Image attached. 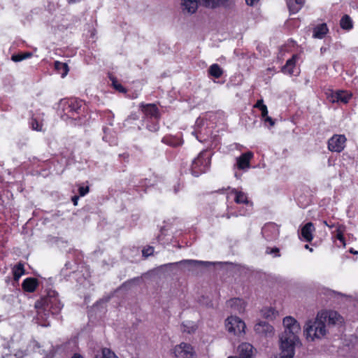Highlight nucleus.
Instances as JSON below:
<instances>
[{
	"instance_id": "nucleus-1",
	"label": "nucleus",
	"mask_w": 358,
	"mask_h": 358,
	"mask_svg": "<svg viewBox=\"0 0 358 358\" xmlns=\"http://www.w3.org/2000/svg\"><path fill=\"white\" fill-rule=\"evenodd\" d=\"M285 331L280 336V358H293L294 345L298 341V334L301 331L299 323L292 317L287 316L283 319Z\"/></svg>"
},
{
	"instance_id": "nucleus-2",
	"label": "nucleus",
	"mask_w": 358,
	"mask_h": 358,
	"mask_svg": "<svg viewBox=\"0 0 358 358\" xmlns=\"http://www.w3.org/2000/svg\"><path fill=\"white\" fill-rule=\"evenodd\" d=\"M37 309V320L39 322H45L50 313L57 314L63 308V303L59 299L58 293L55 290H49L47 295L35 303Z\"/></svg>"
},
{
	"instance_id": "nucleus-3",
	"label": "nucleus",
	"mask_w": 358,
	"mask_h": 358,
	"mask_svg": "<svg viewBox=\"0 0 358 358\" xmlns=\"http://www.w3.org/2000/svg\"><path fill=\"white\" fill-rule=\"evenodd\" d=\"M327 325L322 318L319 317V313L313 320H309L304 326V334L307 340L314 341L323 338L327 334Z\"/></svg>"
},
{
	"instance_id": "nucleus-4",
	"label": "nucleus",
	"mask_w": 358,
	"mask_h": 358,
	"mask_svg": "<svg viewBox=\"0 0 358 358\" xmlns=\"http://www.w3.org/2000/svg\"><path fill=\"white\" fill-rule=\"evenodd\" d=\"M210 159L206 152H201L194 159L191 165V173L194 177H198L206 171L210 165Z\"/></svg>"
},
{
	"instance_id": "nucleus-5",
	"label": "nucleus",
	"mask_w": 358,
	"mask_h": 358,
	"mask_svg": "<svg viewBox=\"0 0 358 358\" xmlns=\"http://www.w3.org/2000/svg\"><path fill=\"white\" fill-rule=\"evenodd\" d=\"M227 331L235 335L243 333L245 328V322L236 316L228 317L225 321Z\"/></svg>"
},
{
	"instance_id": "nucleus-6",
	"label": "nucleus",
	"mask_w": 358,
	"mask_h": 358,
	"mask_svg": "<svg viewBox=\"0 0 358 358\" xmlns=\"http://www.w3.org/2000/svg\"><path fill=\"white\" fill-rule=\"evenodd\" d=\"M61 105L66 115H73L75 113H78L83 106V101L76 98L62 100Z\"/></svg>"
},
{
	"instance_id": "nucleus-7",
	"label": "nucleus",
	"mask_w": 358,
	"mask_h": 358,
	"mask_svg": "<svg viewBox=\"0 0 358 358\" xmlns=\"http://www.w3.org/2000/svg\"><path fill=\"white\" fill-rule=\"evenodd\" d=\"M346 141L345 135L335 134L328 141V149L331 152H341L345 147Z\"/></svg>"
},
{
	"instance_id": "nucleus-8",
	"label": "nucleus",
	"mask_w": 358,
	"mask_h": 358,
	"mask_svg": "<svg viewBox=\"0 0 358 358\" xmlns=\"http://www.w3.org/2000/svg\"><path fill=\"white\" fill-rule=\"evenodd\" d=\"M173 353L178 358H195L196 354L191 345L181 343L173 349Z\"/></svg>"
},
{
	"instance_id": "nucleus-9",
	"label": "nucleus",
	"mask_w": 358,
	"mask_h": 358,
	"mask_svg": "<svg viewBox=\"0 0 358 358\" xmlns=\"http://www.w3.org/2000/svg\"><path fill=\"white\" fill-rule=\"evenodd\" d=\"M140 108L145 117L156 121L160 119L161 115L156 104L141 103L140 104Z\"/></svg>"
},
{
	"instance_id": "nucleus-10",
	"label": "nucleus",
	"mask_w": 358,
	"mask_h": 358,
	"mask_svg": "<svg viewBox=\"0 0 358 358\" xmlns=\"http://www.w3.org/2000/svg\"><path fill=\"white\" fill-rule=\"evenodd\" d=\"M318 313L319 317L322 319L326 325L327 324L335 325L343 322V317L336 311L321 310Z\"/></svg>"
},
{
	"instance_id": "nucleus-11",
	"label": "nucleus",
	"mask_w": 358,
	"mask_h": 358,
	"mask_svg": "<svg viewBox=\"0 0 358 358\" xmlns=\"http://www.w3.org/2000/svg\"><path fill=\"white\" fill-rule=\"evenodd\" d=\"M327 99L332 103L341 102L347 103L352 96V93L349 91H329L327 93Z\"/></svg>"
},
{
	"instance_id": "nucleus-12",
	"label": "nucleus",
	"mask_w": 358,
	"mask_h": 358,
	"mask_svg": "<svg viewBox=\"0 0 358 358\" xmlns=\"http://www.w3.org/2000/svg\"><path fill=\"white\" fill-rule=\"evenodd\" d=\"M262 233L267 241L274 240L280 234L279 227L273 222L267 223L262 228Z\"/></svg>"
},
{
	"instance_id": "nucleus-13",
	"label": "nucleus",
	"mask_w": 358,
	"mask_h": 358,
	"mask_svg": "<svg viewBox=\"0 0 358 358\" xmlns=\"http://www.w3.org/2000/svg\"><path fill=\"white\" fill-rule=\"evenodd\" d=\"M200 4L209 8H227L231 6L232 0H199Z\"/></svg>"
},
{
	"instance_id": "nucleus-14",
	"label": "nucleus",
	"mask_w": 358,
	"mask_h": 358,
	"mask_svg": "<svg viewBox=\"0 0 358 358\" xmlns=\"http://www.w3.org/2000/svg\"><path fill=\"white\" fill-rule=\"evenodd\" d=\"M253 153L250 151L243 153L236 158V166L240 170H244L250 167V160L253 158Z\"/></svg>"
},
{
	"instance_id": "nucleus-15",
	"label": "nucleus",
	"mask_w": 358,
	"mask_h": 358,
	"mask_svg": "<svg viewBox=\"0 0 358 358\" xmlns=\"http://www.w3.org/2000/svg\"><path fill=\"white\" fill-rule=\"evenodd\" d=\"M177 264L186 266L189 270H193L194 268L208 266L212 265L213 263L211 262H205L194 259H184L176 263Z\"/></svg>"
},
{
	"instance_id": "nucleus-16",
	"label": "nucleus",
	"mask_w": 358,
	"mask_h": 358,
	"mask_svg": "<svg viewBox=\"0 0 358 358\" xmlns=\"http://www.w3.org/2000/svg\"><path fill=\"white\" fill-rule=\"evenodd\" d=\"M227 306L230 307L234 313H243L245 310V303L242 299L234 298L227 302Z\"/></svg>"
},
{
	"instance_id": "nucleus-17",
	"label": "nucleus",
	"mask_w": 358,
	"mask_h": 358,
	"mask_svg": "<svg viewBox=\"0 0 358 358\" xmlns=\"http://www.w3.org/2000/svg\"><path fill=\"white\" fill-rule=\"evenodd\" d=\"M297 56L294 55L291 59H288L285 66L282 68V71L290 76L296 75L298 73L297 69L295 66Z\"/></svg>"
},
{
	"instance_id": "nucleus-18",
	"label": "nucleus",
	"mask_w": 358,
	"mask_h": 358,
	"mask_svg": "<svg viewBox=\"0 0 358 358\" xmlns=\"http://www.w3.org/2000/svg\"><path fill=\"white\" fill-rule=\"evenodd\" d=\"M315 228L312 222L306 223L302 228L301 231V238L306 242L312 241L313 238V233Z\"/></svg>"
},
{
	"instance_id": "nucleus-19",
	"label": "nucleus",
	"mask_w": 358,
	"mask_h": 358,
	"mask_svg": "<svg viewBox=\"0 0 358 358\" xmlns=\"http://www.w3.org/2000/svg\"><path fill=\"white\" fill-rule=\"evenodd\" d=\"M238 358H252L253 353V347L248 343L241 344L238 348ZM238 358L237 357H234Z\"/></svg>"
},
{
	"instance_id": "nucleus-20",
	"label": "nucleus",
	"mask_w": 358,
	"mask_h": 358,
	"mask_svg": "<svg viewBox=\"0 0 358 358\" xmlns=\"http://www.w3.org/2000/svg\"><path fill=\"white\" fill-rule=\"evenodd\" d=\"M255 330L257 334L267 336L273 334V328L267 322L260 321L255 324Z\"/></svg>"
},
{
	"instance_id": "nucleus-21",
	"label": "nucleus",
	"mask_w": 358,
	"mask_h": 358,
	"mask_svg": "<svg viewBox=\"0 0 358 358\" xmlns=\"http://www.w3.org/2000/svg\"><path fill=\"white\" fill-rule=\"evenodd\" d=\"M38 285V280L34 278H27L22 283V289L27 292H34Z\"/></svg>"
},
{
	"instance_id": "nucleus-22",
	"label": "nucleus",
	"mask_w": 358,
	"mask_h": 358,
	"mask_svg": "<svg viewBox=\"0 0 358 358\" xmlns=\"http://www.w3.org/2000/svg\"><path fill=\"white\" fill-rule=\"evenodd\" d=\"M303 3V0H288L287 4L290 14H295L299 12Z\"/></svg>"
},
{
	"instance_id": "nucleus-23",
	"label": "nucleus",
	"mask_w": 358,
	"mask_h": 358,
	"mask_svg": "<svg viewBox=\"0 0 358 358\" xmlns=\"http://www.w3.org/2000/svg\"><path fill=\"white\" fill-rule=\"evenodd\" d=\"M198 0H182V6L189 13H194L198 8Z\"/></svg>"
},
{
	"instance_id": "nucleus-24",
	"label": "nucleus",
	"mask_w": 358,
	"mask_h": 358,
	"mask_svg": "<svg viewBox=\"0 0 358 358\" xmlns=\"http://www.w3.org/2000/svg\"><path fill=\"white\" fill-rule=\"evenodd\" d=\"M162 141L172 147H178L181 145L182 143V140L179 137L173 136H166L162 138Z\"/></svg>"
},
{
	"instance_id": "nucleus-25",
	"label": "nucleus",
	"mask_w": 358,
	"mask_h": 358,
	"mask_svg": "<svg viewBox=\"0 0 358 358\" xmlns=\"http://www.w3.org/2000/svg\"><path fill=\"white\" fill-rule=\"evenodd\" d=\"M328 31L327 26L325 23L319 24L313 29V37L317 38H322Z\"/></svg>"
},
{
	"instance_id": "nucleus-26",
	"label": "nucleus",
	"mask_w": 358,
	"mask_h": 358,
	"mask_svg": "<svg viewBox=\"0 0 358 358\" xmlns=\"http://www.w3.org/2000/svg\"><path fill=\"white\" fill-rule=\"evenodd\" d=\"M14 280L18 281L20 277L24 274V264L18 262L12 269Z\"/></svg>"
},
{
	"instance_id": "nucleus-27",
	"label": "nucleus",
	"mask_w": 358,
	"mask_h": 358,
	"mask_svg": "<svg viewBox=\"0 0 358 358\" xmlns=\"http://www.w3.org/2000/svg\"><path fill=\"white\" fill-rule=\"evenodd\" d=\"M231 192L235 194L234 201L236 203H245V204L250 203V202L248 199V196L244 192L238 191L235 189H232Z\"/></svg>"
},
{
	"instance_id": "nucleus-28",
	"label": "nucleus",
	"mask_w": 358,
	"mask_h": 358,
	"mask_svg": "<svg viewBox=\"0 0 358 358\" xmlns=\"http://www.w3.org/2000/svg\"><path fill=\"white\" fill-rule=\"evenodd\" d=\"M262 315L268 320H274L278 315V312L271 307H265L261 310Z\"/></svg>"
},
{
	"instance_id": "nucleus-29",
	"label": "nucleus",
	"mask_w": 358,
	"mask_h": 358,
	"mask_svg": "<svg viewBox=\"0 0 358 358\" xmlns=\"http://www.w3.org/2000/svg\"><path fill=\"white\" fill-rule=\"evenodd\" d=\"M55 69L62 78L66 76L69 72V67L66 63L56 61L55 62Z\"/></svg>"
},
{
	"instance_id": "nucleus-30",
	"label": "nucleus",
	"mask_w": 358,
	"mask_h": 358,
	"mask_svg": "<svg viewBox=\"0 0 358 358\" xmlns=\"http://www.w3.org/2000/svg\"><path fill=\"white\" fill-rule=\"evenodd\" d=\"M208 71L210 76L215 78H220L223 73V70L217 64H212L209 67Z\"/></svg>"
},
{
	"instance_id": "nucleus-31",
	"label": "nucleus",
	"mask_w": 358,
	"mask_h": 358,
	"mask_svg": "<svg viewBox=\"0 0 358 358\" xmlns=\"http://www.w3.org/2000/svg\"><path fill=\"white\" fill-rule=\"evenodd\" d=\"M340 24L343 29L349 30L352 28V20L348 15H344L341 18Z\"/></svg>"
},
{
	"instance_id": "nucleus-32",
	"label": "nucleus",
	"mask_w": 358,
	"mask_h": 358,
	"mask_svg": "<svg viewBox=\"0 0 358 358\" xmlns=\"http://www.w3.org/2000/svg\"><path fill=\"white\" fill-rule=\"evenodd\" d=\"M196 328V325L192 322H187L182 324V331L188 334L194 333Z\"/></svg>"
},
{
	"instance_id": "nucleus-33",
	"label": "nucleus",
	"mask_w": 358,
	"mask_h": 358,
	"mask_svg": "<svg viewBox=\"0 0 358 358\" xmlns=\"http://www.w3.org/2000/svg\"><path fill=\"white\" fill-rule=\"evenodd\" d=\"M31 55H32V54L31 52L20 53V54L13 55L11 59L13 61L17 62L22 61L23 59L29 58L31 57Z\"/></svg>"
},
{
	"instance_id": "nucleus-34",
	"label": "nucleus",
	"mask_w": 358,
	"mask_h": 358,
	"mask_svg": "<svg viewBox=\"0 0 358 358\" xmlns=\"http://www.w3.org/2000/svg\"><path fill=\"white\" fill-rule=\"evenodd\" d=\"M96 358H118V357L110 349L105 348L102 349L101 356L100 357H98L96 356Z\"/></svg>"
},
{
	"instance_id": "nucleus-35",
	"label": "nucleus",
	"mask_w": 358,
	"mask_h": 358,
	"mask_svg": "<svg viewBox=\"0 0 358 358\" xmlns=\"http://www.w3.org/2000/svg\"><path fill=\"white\" fill-rule=\"evenodd\" d=\"M31 128L34 130L41 131L43 130V123L41 122L38 121L36 118H32L31 121Z\"/></svg>"
},
{
	"instance_id": "nucleus-36",
	"label": "nucleus",
	"mask_w": 358,
	"mask_h": 358,
	"mask_svg": "<svg viewBox=\"0 0 358 358\" xmlns=\"http://www.w3.org/2000/svg\"><path fill=\"white\" fill-rule=\"evenodd\" d=\"M266 253L268 254V255H273L274 257L280 256V250L278 248H276V247H275V248L268 247L266 249Z\"/></svg>"
},
{
	"instance_id": "nucleus-37",
	"label": "nucleus",
	"mask_w": 358,
	"mask_h": 358,
	"mask_svg": "<svg viewBox=\"0 0 358 358\" xmlns=\"http://www.w3.org/2000/svg\"><path fill=\"white\" fill-rule=\"evenodd\" d=\"M153 252H154V248L152 246H148L142 250L143 256L145 257H148L152 255L153 254Z\"/></svg>"
},
{
	"instance_id": "nucleus-38",
	"label": "nucleus",
	"mask_w": 358,
	"mask_h": 358,
	"mask_svg": "<svg viewBox=\"0 0 358 358\" xmlns=\"http://www.w3.org/2000/svg\"><path fill=\"white\" fill-rule=\"evenodd\" d=\"M90 192V188L88 186H79L78 193L80 196H85Z\"/></svg>"
},
{
	"instance_id": "nucleus-39",
	"label": "nucleus",
	"mask_w": 358,
	"mask_h": 358,
	"mask_svg": "<svg viewBox=\"0 0 358 358\" xmlns=\"http://www.w3.org/2000/svg\"><path fill=\"white\" fill-rule=\"evenodd\" d=\"M262 117L264 122H268L271 127L274 126L275 121L271 117H269L268 114L266 116Z\"/></svg>"
},
{
	"instance_id": "nucleus-40",
	"label": "nucleus",
	"mask_w": 358,
	"mask_h": 358,
	"mask_svg": "<svg viewBox=\"0 0 358 358\" xmlns=\"http://www.w3.org/2000/svg\"><path fill=\"white\" fill-rule=\"evenodd\" d=\"M111 80H112V83H113V85L115 90H124V88L122 87V86L120 85L117 84V81L116 80V79H115L114 78H112Z\"/></svg>"
},
{
	"instance_id": "nucleus-41",
	"label": "nucleus",
	"mask_w": 358,
	"mask_h": 358,
	"mask_svg": "<svg viewBox=\"0 0 358 358\" xmlns=\"http://www.w3.org/2000/svg\"><path fill=\"white\" fill-rule=\"evenodd\" d=\"M336 238L343 244V245H345V238L341 231L338 230Z\"/></svg>"
},
{
	"instance_id": "nucleus-42",
	"label": "nucleus",
	"mask_w": 358,
	"mask_h": 358,
	"mask_svg": "<svg viewBox=\"0 0 358 358\" xmlns=\"http://www.w3.org/2000/svg\"><path fill=\"white\" fill-rule=\"evenodd\" d=\"M262 112V117H264L268 114L267 106L265 104H263L261 108H259Z\"/></svg>"
},
{
	"instance_id": "nucleus-43",
	"label": "nucleus",
	"mask_w": 358,
	"mask_h": 358,
	"mask_svg": "<svg viewBox=\"0 0 358 358\" xmlns=\"http://www.w3.org/2000/svg\"><path fill=\"white\" fill-rule=\"evenodd\" d=\"M264 104V101L262 99H259L257 103L254 105V108H259L262 107V106H263Z\"/></svg>"
},
{
	"instance_id": "nucleus-44",
	"label": "nucleus",
	"mask_w": 358,
	"mask_h": 358,
	"mask_svg": "<svg viewBox=\"0 0 358 358\" xmlns=\"http://www.w3.org/2000/svg\"><path fill=\"white\" fill-rule=\"evenodd\" d=\"M148 128L151 131H156L159 129V126L157 124L155 123L152 126H148Z\"/></svg>"
},
{
	"instance_id": "nucleus-45",
	"label": "nucleus",
	"mask_w": 358,
	"mask_h": 358,
	"mask_svg": "<svg viewBox=\"0 0 358 358\" xmlns=\"http://www.w3.org/2000/svg\"><path fill=\"white\" fill-rule=\"evenodd\" d=\"M78 199H79V196H73L72 198H71V201L73 203L74 206H77L78 205Z\"/></svg>"
},
{
	"instance_id": "nucleus-46",
	"label": "nucleus",
	"mask_w": 358,
	"mask_h": 358,
	"mask_svg": "<svg viewBox=\"0 0 358 358\" xmlns=\"http://www.w3.org/2000/svg\"><path fill=\"white\" fill-rule=\"evenodd\" d=\"M258 1L259 0H245L247 4L250 5V6L253 5L255 2Z\"/></svg>"
},
{
	"instance_id": "nucleus-47",
	"label": "nucleus",
	"mask_w": 358,
	"mask_h": 358,
	"mask_svg": "<svg viewBox=\"0 0 358 358\" xmlns=\"http://www.w3.org/2000/svg\"><path fill=\"white\" fill-rule=\"evenodd\" d=\"M179 189H180V184L175 185L174 186V192L177 193L179 191Z\"/></svg>"
},
{
	"instance_id": "nucleus-48",
	"label": "nucleus",
	"mask_w": 358,
	"mask_h": 358,
	"mask_svg": "<svg viewBox=\"0 0 358 358\" xmlns=\"http://www.w3.org/2000/svg\"><path fill=\"white\" fill-rule=\"evenodd\" d=\"M233 215V216H236L237 217L238 215V214H236V213H232V214H227L226 215V217L227 219H229L231 217V216Z\"/></svg>"
},
{
	"instance_id": "nucleus-49",
	"label": "nucleus",
	"mask_w": 358,
	"mask_h": 358,
	"mask_svg": "<svg viewBox=\"0 0 358 358\" xmlns=\"http://www.w3.org/2000/svg\"><path fill=\"white\" fill-rule=\"evenodd\" d=\"M69 3H74L77 2H80L81 0H66Z\"/></svg>"
},
{
	"instance_id": "nucleus-50",
	"label": "nucleus",
	"mask_w": 358,
	"mask_h": 358,
	"mask_svg": "<svg viewBox=\"0 0 358 358\" xmlns=\"http://www.w3.org/2000/svg\"><path fill=\"white\" fill-rule=\"evenodd\" d=\"M323 223L329 228H333L334 227V224H329L327 221H324Z\"/></svg>"
},
{
	"instance_id": "nucleus-51",
	"label": "nucleus",
	"mask_w": 358,
	"mask_h": 358,
	"mask_svg": "<svg viewBox=\"0 0 358 358\" xmlns=\"http://www.w3.org/2000/svg\"><path fill=\"white\" fill-rule=\"evenodd\" d=\"M71 358H83L80 354H74Z\"/></svg>"
},
{
	"instance_id": "nucleus-52",
	"label": "nucleus",
	"mask_w": 358,
	"mask_h": 358,
	"mask_svg": "<svg viewBox=\"0 0 358 358\" xmlns=\"http://www.w3.org/2000/svg\"><path fill=\"white\" fill-rule=\"evenodd\" d=\"M120 92H123L124 94H125L127 96H129V94H127V92H129V91H126V90H124V91H119Z\"/></svg>"
},
{
	"instance_id": "nucleus-53",
	"label": "nucleus",
	"mask_w": 358,
	"mask_h": 358,
	"mask_svg": "<svg viewBox=\"0 0 358 358\" xmlns=\"http://www.w3.org/2000/svg\"><path fill=\"white\" fill-rule=\"evenodd\" d=\"M305 248H306V249H308V250H310V251H312V250H313V249H312V248H310L309 247V245H305Z\"/></svg>"
},
{
	"instance_id": "nucleus-54",
	"label": "nucleus",
	"mask_w": 358,
	"mask_h": 358,
	"mask_svg": "<svg viewBox=\"0 0 358 358\" xmlns=\"http://www.w3.org/2000/svg\"><path fill=\"white\" fill-rule=\"evenodd\" d=\"M41 325H43V326H49L50 324H49V322H47V323L44 322L43 324H41Z\"/></svg>"
},
{
	"instance_id": "nucleus-55",
	"label": "nucleus",
	"mask_w": 358,
	"mask_h": 358,
	"mask_svg": "<svg viewBox=\"0 0 358 358\" xmlns=\"http://www.w3.org/2000/svg\"><path fill=\"white\" fill-rule=\"evenodd\" d=\"M103 139L106 141H108L106 135L103 136Z\"/></svg>"
},
{
	"instance_id": "nucleus-56",
	"label": "nucleus",
	"mask_w": 358,
	"mask_h": 358,
	"mask_svg": "<svg viewBox=\"0 0 358 358\" xmlns=\"http://www.w3.org/2000/svg\"><path fill=\"white\" fill-rule=\"evenodd\" d=\"M240 215H245V213H239Z\"/></svg>"
},
{
	"instance_id": "nucleus-57",
	"label": "nucleus",
	"mask_w": 358,
	"mask_h": 358,
	"mask_svg": "<svg viewBox=\"0 0 358 358\" xmlns=\"http://www.w3.org/2000/svg\"><path fill=\"white\" fill-rule=\"evenodd\" d=\"M267 71H271V69L270 68H268V69H267Z\"/></svg>"
},
{
	"instance_id": "nucleus-58",
	"label": "nucleus",
	"mask_w": 358,
	"mask_h": 358,
	"mask_svg": "<svg viewBox=\"0 0 358 358\" xmlns=\"http://www.w3.org/2000/svg\"><path fill=\"white\" fill-rule=\"evenodd\" d=\"M71 116H72L73 119H75V117H73V115H71Z\"/></svg>"
},
{
	"instance_id": "nucleus-59",
	"label": "nucleus",
	"mask_w": 358,
	"mask_h": 358,
	"mask_svg": "<svg viewBox=\"0 0 358 358\" xmlns=\"http://www.w3.org/2000/svg\"><path fill=\"white\" fill-rule=\"evenodd\" d=\"M228 358H235V357H228Z\"/></svg>"
}]
</instances>
